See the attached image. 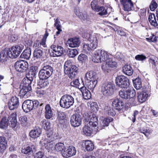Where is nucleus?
Instances as JSON below:
<instances>
[{"instance_id":"nucleus-27","label":"nucleus","mask_w":158,"mask_h":158,"mask_svg":"<svg viewBox=\"0 0 158 158\" xmlns=\"http://www.w3.org/2000/svg\"><path fill=\"white\" fill-rule=\"evenodd\" d=\"M113 120V119L111 117L105 118L101 124L100 125L97 127V128L99 130L104 129L106 127H107L108 126L109 123Z\"/></svg>"},{"instance_id":"nucleus-55","label":"nucleus","mask_w":158,"mask_h":158,"mask_svg":"<svg viewBox=\"0 0 158 158\" xmlns=\"http://www.w3.org/2000/svg\"><path fill=\"white\" fill-rule=\"evenodd\" d=\"M49 84V82L47 80H42L41 82H39L40 86L41 88H44Z\"/></svg>"},{"instance_id":"nucleus-54","label":"nucleus","mask_w":158,"mask_h":158,"mask_svg":"<svg viewBox=\"0 0 158 158\" xmlns=\"http://www.w3.org/2000/svg\"><path fill=\"white\" fill-rule=\"evenodd\" d=\"M135 58L137 60L143 61L146 59L147 57L143 54L137 55L135 56Z\"/></svg>"},{"instance_id":"nucleus-42","label":"nucleus","mask_w":158,"mask_h":158,"mask_svg":"<svg viewBox=\"0 0 158 158\" xmlns=\"http://www.w3.org/2000/svg\"><path fill=\"white\" fill-rule=\"evenodd\" d=\"M67 53L69 57L73 58L77 55L78 52L76 49H70L68 50Z\"/></svg>"},{"instance_id":"nucleus-8","label":"nucleus","mask_w":158,"mask_h":158,"mask_svg":"<svg viewBox=\"0 0 158 158\" xmlns=\"http://www.w3.org/2000/svg\"><path fill=\"white\" fill-rule=\"evenodd\" d=\"M53 71V68L51 66L49 65L44 66L39 72L40 78L42 80H47L52 75Z\"/></svg>"},{"instance_id":"nucleus-36","label":"nucleus","mask_w":158,"mask_h":158,"mask_svg":"<svg viewBox=\"0 0 158 158\" xmlns=\"http://www.w3.org/2000/svg\"><path fill=\"white\" fill-rule=\"evenodd\" d=\"M89 125H85L83 129V133L87 136H90L91 135L93 131L92 127H90Z\"/></svg>"},{"instance_id":"nucleus-64","label":"nucleus","mask_w":158,"mask_h":158,"mask_svg":"<svg viewBox=\"0 0 158 158\" xmlns=\"http://www.w3.org/2000/svg\"><path fill=\"white\" fill-rule=\"evenodd\" d=\"M148 20H154L156 19V17L155 15L154 14H150L149 15L148 17Z\"/></svg>"},{"instance_id":"nucleus-13","label":"nucleus","mask_w":158,"mask_h":158,"mask_svg":"<svg viewBox=\"0 0 158 158\" xmlns=\"http://www.w3.org/2000/svg\"><path fill=\"white\" fill-rule=\"evenodd\" d=\"M115 81L116 85L122 88H125L129 85L128 79L123 75L119 76L116 77Z\"/></svg>"},{"instance_id":"nucleus-10","label":"nucleus","mask_w":158,"mask_h":158,"mask_svg":"<svg viewBox=\"0 0 158 158\" xmlns=\"http://www.w3.org/2000/svg\"><path fill=\"white\" fill-rule=\"evenodd\" d=\"M115 88L114 84L111 82L104 83L101 86V92L104 96H110L113 94Z\"/></svg>"},{"instance_id":"nucleus-21","label":"nucleus","mask_w":158,"mask_h":158,"mask_svg":"<svg viewBox=\"0 0 158 158\" xmlns=\"http://www.w3.org/2000/svg\"><path fill=\"white\" fill-rule=\"evenodd\" d=\"M123 5L124 10L126 11H129L131 10L133 4L131 0H120Z\"/></svg>"},{"instance_id":"nucleus-44","label":"nucleus","mask_w":158,"mask_h":158,"mask_svg":"<svg viewBox=\"0 0 158 158\" xmlns=\"http://www.w3.org/2000/svg\"><path fill=\"white\" fill-rule=\"evenodd\" d=\"M68 154L69 155V157L74 155L76 152L75 148L72 146H69L68 148Z\"/></svg>"},{"instance_id":"nucleus-20","label":"nucleus","mask_w":158,"mask_h":158,"mask_svg":"<svg viewBox=\"0 0 158 158\" xmlns=\"http://www.w3.org/2000/svg\"><path fill=\"white\" fill-rule=\"evenodd\" d=\"M67 43L69 47L75 48L80 45L81 41L79 38H75L69 39L67 41Z\"/></svg>"},{"instance_id":"nucleus-19","label":"nucleus","mask_w":158,"mask_h":158,"mask_svg":"<svg viewBox=\"0 0 158 158\" xmlns=\"http://www.w3.org/2000/svg\"><path fill=\"white\" fill-rule=\"evenodd\" d=\"M19 104L18 98L16 96L11 98L8 102L9 108L10 110H13L17 108Z\"/></svg>"},{"instance_id":"nucleus-33","label":"nucleus","mask_w":158,"mask_h":158,"mask_svg":"<svg viewBox=\"0 0 158 158\" xmlns=\"http://www.w3.org/2000/svg\"><path fill=\"white\" fill-rule=\"evenodd\" d=\"M45 116L48 119H50L52 116L53 113L49 104H47L45 107Z\"/></svg>"},{"instance_id":"nucleus-48","label":"nucleus","mask_w":158,"mask_h":158,"mask_svg":"<svg viewBox=\"0 0 158 158\" xmlns=\"http://www.w3.org/2000/svg\"><path fill=\"white\" fill-rule=\"evenodd\" d=\"M19 121L21 125L24 126L27 123V118L26 116H22L19 117Z\"/></svg>"},{"instance_id":"nucleus-58","label":"nucleus","mask_w":158,"mask_h":158,"mask_svg":"<svg viewBox=\"0 0 158 158\" xmlns=\"http://www.w3.org/2000/svg\"><path fill=\"white\" fill-rule=\"evenodd\" d=\"M54 26L57 29H61L62 26L61 25L60 22L58 19H57L55 21Z\"/></svg>"},{"instance_id":"nucleus-45","label":"nucleus","mask_w":158,"mask_h":158,"mask_svg":"<svg viewBox=\"0 0 158 158\" xmlns=\"http://www.w3.org/2000/svg\"><path fill=\"white\" fill-rule=\"evenodd\" d=\"M90 5L92 9L93 10L95 11L98 10V8L100 6L98 5V2L97 0L92 1L91 2Z\"/></svg>"},{"instance_id":"nucleus-4","label":"nucleus","mask_w":158,"mask_h":158,"mask_svg":"<svg viewBox=\"0 0 158 158\" xmlns=\"http://www.w3.org/2000/svg\"><path fill=\"white\" fill-rule=\"evenodd\" d=\"M83 117L85 124L92 126L94 127H97L98 125L97 117L93 113H85L84 114Z\"/></svg>"},{"instance_id":"nucleus-56","label":"nucleus","mask_w":158,"mask_h":158,"mask_svg":"<svg viewBox=\"0 0 158 158\" xmlns=\"http://www.w3.org/2000/svg\"><path fill=\"white\" fill-rule=\"evenodd\" d=\"M36 73L37 72L35 68L33 67H31L29 72V74L31 75V77H32L33 78V77H34L36 75Z\"/></svg>"},{"instance_id":"nucleus-34","label":"nucleus","mask_w":158,"mask_h":158,"mask_svg":"<svg viewBox=\"0 0 158 158\" xmlns=\"http://www.w3.org/2000/svg\"><path fill=\"white\" fill-rule=\"evenodd\" d=\"M105 112L107 114L109 115L114 116L115 114V112L114 110L109 106L105 105L103 107H102Z\"/></svg>"},{"instance_id":"nucleus-6","label":"nucleus","mask_w":158,"mask_h":158,"mask_svg":"<svg viewBox=\"0 0 158 158\" xmlns=\"http://www.w3.org/2000/svg\"><path fill=\"white\" fill-rule=\"evenodd\" d=\"M88 40L89 42V44H85L82 47L83 50L86 52L95 49L98 45V41L96 35H89Z\"/></svg>"},{"instance_id":"nucleus-53","label":"nucleus","mask_w":158,"mask_h":158,"mask_svg":"<svg viewBox=\"0 0 158 158\" xmlns=\"http://www.w3.org/2000/svg\"><path fill=\"white\" fill-rule=\"evenodd\" d=\"M135 96L132 97H130L129 98V100L128 101V103H127L130 106H132L135 105L136 104V102L135 100Z\"/></svg>"},{"instance_id":"nucleus-35","label":"nucleus","mask_w":158,"mask_h":158,"mask_svg":"<svg viewBox=\"0 0 158 158\" xmlns=\"http://www.w3.org/2000/svg\"><path fill=\"white\" fill-rule=\"evenodd\" d=\"M123 71L124 73L128 76H131L133 74V70L129 65H125L123 68Z\"/></svg>"},{"instance_id":"nucleus-60","label":"nucleus","mask_w":158,"mask_h":158,"mask_svg":"<svg viewBox=\"0 0 158 158\" xmlns=\"http://www.w3.org/2000/svg\"><path fill=\"white\" fill-rule=\"evenodd\" d=\"M44 154L43 152H39L36 153L34 155V158H42V156Z\"/></svg>"},{"instance_id":"nucleus-22","label":"nucleus","mask_w":158,"mask_h":158,"mask_svg":"<svg viewBox=\"0 0 158 158\" xmlns=\"http://www.w3.org/2000/svg\"><path fill=\"white\" fill-rule=\"evenodd\" d=\"M35 146L33 145L31 146H29L25 147L23 148L22 152L24 154L28 155H32L34 152L35 151Z\"/></svg>"},{"instance_id":"nucleus-31","label":"nucleus","mask_w":158,"mask_h":158,"mask_svg":"<svg viewBox=\"0 0 158 158\" xmlns=\"http://www.w3.org/2000/svg\"><path fill=\"white\" fill-rule=\"evenodd\" d=\"M42 132L41 129L40 128L31 130L29 133L31 137L33 138H36L39 136Z\"/></svg>"},{"instance_id":"nucleus-46","label":"nucleus","mask_w":158,"mask_h":158,"mask_svg":"<svg viewBox=\"0 0 158 158\" xmlns=\"http://www.w3.org/2000/svg\"><path fill=\"white\" fill-rule=\"evenodd\" d=\"M88 59L86 55L84 54H81L79 55L78 60L80 62L85 63Z\"/></svg>"},{"instance_id":"nucleus-59","label":"nucleus","mask_w":158,"mask_h":158,"mask_svg":"<svg viewBox=\"0 0 158 158\" xmlns=\"http://www.w3.org/2000/svg\"><path fill=\"white\" fill-rule=\"evenodd\" d=\"M68 149H66V148H64V149H63L62 151V152H61V153L63 157L65 158L69 157V155H68Z\"/></svg>"},{"instance_id":"nucleus-29","label":"nucleus","mask_w":158,"mask_h":158,"mask_svg":"<svg viewBox=\"0 0 158 158\" xmlns=\"http://www.w3.org/2000/svg\"><path fill=\"white\" fill-rule=\"evenodd\" d=\"M85 84L88 88L93 92L94 89L97 84V81L85 80Z\"/></svg>"},{"instance_id":"nucleus-11","label":"nucleus","mask_w":158,"mask_h":158,"mask_svg":"<svg viewBox=\"0 0 158 158\" xmlns=\"http://www.w3.org/2000/svg\"><path fill=\"white\" fill-rule=\"evenodd\" d=\"M136 93L133 89L126 88L121 90L119 92V94L121 98L124 99H128L130 97L135 96Z\"/></svg>"},{"instance_id":"nucleus-28","label":"nucleus","mask_w":158,"mask_h":158,"mask_svg":"<svg viewBox=\"0 0 158 158\" xmlns=\"http://www.w3.org/2000/svg\"><path fill=\"white\" fill-rule=\"evenodd\" d=\"M7 141L5 137L0 136V153H2L6 149Z\"/></svg>"},{"instance_id":"nucleus-2","label":"nucleus","mask_w":158,"mask_h":158,"mask_svg":"<svg viewBox=\"0 0 158 158\" xmlns=\"http://www.w3.org/2000/svg\"><path fill=\"white\" fill-rule=\"evenodd\" d=\"M108 57L107 52L104 50L100 49L95 51L92 60L95 63H101L106 61Z\"/></svg>"},{"instance_id":"nucleus-15","label":"nucleus","mask_w":158,"mask_h":158,"mask_svg":"<svg viewBox=\"0 0 158 158\" xmlns=\"http://www.w3.org/2000/svg\"><path fill=\"white\" fill-rule=\"evenodd\" d=\"M15 66L17 71L23 73L25 72L27 70L28 64L26 61L20 60L16 62Z\"/></svg>"},{"instance_id":"nucleus-23","label":"nucleus","mask_w":158,"mask_h":158,"mask_svg":"<svg viewBox=\"0 0 158 158\" xmlns=\"http://www.w3.org/2000/svg\"><path fill=\"white\" fill-rule=\"evenodd\" d=\"M85 80L89 81H97L98 77L95 72L90 71L87 72L85 74Z\"/></svg>"},{"instance_id":"nucleus-32","label":"nucleus","mask_w":158,"mask_h":158,"mask_svg":"<svg viewBox=\"0 0 158 158\" xmlns=\"http://www.w3.org/2000/svg\"><path fill=\"white\" fill-rule=\"evenodd\" d=\"M31 54V50L30 48L25 49L20 55L21 58L27 60L29 59Z\"/></svg>"},{"instance_id":"nucleus-62","label":"nucleus","mask_w":158,"mask_h":158,"mask_svg":"<svg viewBox=\"0 0 158 158\" xmlns=\"http://www.w3.org/2000/svg\"><path fill=\"white\" fill-rule=\"evenodd\" d=\"M9 39L10 42H13L15 41L18 39V37L15 35H12L9 37Z\"/></svg>"},{"instance_id":"nucleus-63","label":"nucleus","mask_w":158,"mask_h":158,"mask_svg":"<svg viewBox=\"0 0 158 158\" xmlns=\"http://www.w3.org/2000/svg\"><path fill=\"white\" fill-rule=\"evenodd\" d=\"M150 24L154 27H156L158 26L156 20V19L154 20H150L149 21Z\"/></svg>"},{"instance_id":"nucleus-24","label":"nucleus","mask_w":158,"mask_h":158,"mask_svg":"<svg viewBox=\"0 0 158 158\" xmlns=\"http://www.w3.org/2000/svg\"><path fill=\"white\" fill-rule=\"evenodd\" d=\"M113 107L118 110H121L123 107L124 103L122 101L118 98L115 99L112 102Z\"/></svg>"},{"instance_id":"nucleus-25","label":"nucleus","mask_w":158,"mask_h":158,"mask_svg":"<svg viewBox=\"0 0 158 158\" xmlns=\"http://www.w3.org/2000/svg\"><path fill=\"white\" fill-rule=\"evenodd\" d=\"M80 90L82 92L83 96L84 99L88 100L91 98V94L85 87L83 86L81 87L80 88Z\"/></svg>"},{"instance_id":"nucleus-47","label":"nucleus","mask_w":158,"mask_h":158,"mask_svg":"<svg viewBox=\"0 0 158 158\" xmlns=\"http://www.w3.org/2000/svg\"><path fill=\"white\" fill-rule=\"evenodd\" d=\"M98 9V10L96 11V12H99L98 14L99 15L102 16L107 14V10H105L104 6H100Z\"/></svg>"},{"instance_id":"nucleus-17","label":"nucleus","mask_w":158,"mask_h":158,"mask_svg":"<svg viewBox=\"0 0 158 158\" xmlns=\"http://www.w3.org/2000/svg\"><path fill=\"white\" fill-rule=\"evenodd\" d=\"M10 48H5L0 53V61L3 63L6 61L9 58H10Z\"/></svg>"},{"instance_id":"nucleus-16","label":"nucleus","mask_w":158,"mask_h":158,"mask_svg":"<svg viewBox=\"0 0 158 158\" xmlns=\"http://www.w3.org/2000/svg\"><path fill=\"white\" fill-rule=\"evenodd\" d=\"M82 120V117L80 114H73L70 118L71 124L73 127H77L81 124Z\"/></svg>"},{"instance_id":"nucleus-39","label":"nucleus","mask_w":158,"mask_h":158,"mask_svg":"<svg viewBox=\"0 0 158 158\" xmlns=\"http://www.w3.org/2000/svg\"><path fill=\"white\" fill-rule=\"evenodd\" d=\"M133 82L134 87L137 89H140L142 87V82L140 79L136 78L133 80Z\"/></svg>"},{"instance_id":"nucleus-37","label":"nucleus","mask_w":158,"mask_h":158,"mask_svg":"<svg viewBox=\"0 0 158 158\" xmlns=\"http://www.w3.org/2000/svg\"><path fill=\"white\" fill-rule=\"evenodd\" d=\"M43 54V52L39 48H36L34 51L33 56L34 58L37 59L40 58Z\"/></svg>"},{"instance_id":"nucleus-7","label":"nucleus","mask_w":158,"mask_h":158,"mask_svg":"<svg viewBox=\"0 0 158 158\" xmlns=\"http://www.w3.org/2000/svg\"><path fill=\"white\" fill-rule=\"evenodd\" d=\"M74 103V98L71 95L69 94L63 95L59 102L60 106L66 109H68L71 106H73Z\"/></svg>"},{"instance_id":"nucleus-14","label":"nucleus","mask_w":158,"mask_h":158,"mask_svg":"<svg viewBox=\"0 0 158 158\" xmlns=\"http://www.w3.org/2000/svg\"><path fill=\"white\" fill-rule=\"evenodd\" d=\"M52 52H50V55L52 57L60 56L63 54L64 50V48L61 46L53 44L51 47Z\"/></svg>"},{"instance_id":"nucleus-51","label":"nucleus","mask_w":158,"mask_h":158,"mask_svg":"<svg viewBox=\"0 0 158 158\" xmlns=\"http://www.w3.org/2000/svg\"><path fill=\"white\" fill-rule=\"evenodd\" d=\"M70 85L71 86L75 87L80 89L81 84L79 82V80L78 79H76L73 80L70 83Z\"/></svg>"},{"instance_id":"nucleus-61","label":"nucleus","mask_w":158,"mask_h":158,"mask_svg":"<svg viewBox=\"0 0 158 158\" xmlns=\"http://www.w3.org/2000/svg\"><path fill=\"white\" fill-rule=\"evenodd\" d=\"M102 69L104 71H107L110 69V68L107 64V62L105 64H103L102 65Z\"/></svg>"},{"instance_id":"nucleus-5","label":"nucleus","mask_w":158,"mask_h":158,"mask_svg":"<svg viewBox=\"0 0 158 158\" xmlns=\"http://www.w3.org/2000/svg\"><path fill=\"white\" fill-rule=\"evenodd\" d=\"M78 70V68L75 65L72 64L69 61H66L64 67V71L66 74H68L71 78L74 77L76 75Z\"/></svg>"},{"instance_id":"nucleus-3","label":"nucleus","mask_w":158,"mask_h":158,"mask_svg":"<svg viewBox=\"0 0 158 158\" xmlns=\"http://www.w3.org/2000/svg\"><path fill=\"white\" fill-rule=\"evenodd\" d=\"M33 80L32 77L28 78L27 77L23 79L20 85L21 89L19 94L21 96L23 97L27 92L31 90V84Z\"/></svg>"},{"instance_id":"nucleus-57","label":"nucleus","mask_w":158,"mask_h":158,"mask_svg":"<svg viewBox=\"0 0 158 158\" xmlns=\"http://www.w3.org/2000/svg\"><path fill=\"white\" fill-rule=\"evenodd\" d=\"M65 118V115L64 113L59 112L58 113L57 119L59 120H61L64 119Z\"/></svg>"},{"instance_id":"nucleus-1","label":"nucleus","mask_w":158,"mask_h":158,"mask_svg":"<svg viewBox=\"0 0 158 158\" xmlns=\"http://www.w3.org/2000/svg\"><path fill=\"white\" fill-rule=\"evenodd\" d=\"M10 122V126L13 128H15L17 124L16 114H11L8 117V119L6 117H3L2 118L0 122V128L2 129L7 128L9 124V122Z\"/></svg>"},{"instance_id":"nucleus-49","label":"nucleus","mask_w":158,"mask_h":158,"mask_svg":"<svg viewBox=\"0 0 158 158\" xmlns=\"http://www.w3.org/2000/svg\"><path fill=\"white\" fill-rule=\"evenodd\" d=\"M140 132L145 135L147 136L146 133L150 134L152 132V131L149 129L148 128L146 127H141L139 130Z\"/></svg>"},{"instance_id":"nucleus-9","label":"nucleus","mask_w":158,"mask_h":158,"mask_svg":"<svg viewBox=\"0 0 158 158\" xmlns=\"http://www.w3.org/2000/svg\"><path fill=\"white\" fill-rule=\"evenodd\" d=\"M39 104V102L37 100L33 101L30 100H27L23 103L22 107L24 112L28 113L33 109L36 108Z\"/></svg>"},{"instance_id":"nucleus-26","label":"nucleus","mask_w":158,"mask_h":158,"mask_svg":"<svg viewBox=\"0 0 158 158\" xmlns=\"http://www.w3.org/2000/svg\"><path fill=\"white\" fill-rule=\"evenodd\" d=\"M148 96L146 91H142L138 93V99L140 103L145 102Z\"/></svg>"},{"instance_id":"nucleus-50","label":"nucleus","mask_w":158,"mask_h":158,"mask_svg":"<svg viewBox=\"0 0 158 158\" xmlns=\"http://www.w3.org/2000/svg\"><path fill=\"white\" fill-rule=\"evenodd\" d=\"M42 139H45L46 141H52L53 138L52 136V132H47L46 136L44 138L43 137Z\"/></svg>"},{"instance_id":"nucleus-12","label":"nucleus","mask_w":158,"mask_h":158,"mask_svg":"<svg viewBox=\"0 0 158 158\" xmlns=\"http://www.w3.org/2000/svg\"><path fill=\"white\" fill-rule=\"evenodd\" d=\"M23 49L24 46L21 44L11 47V49L10 48V58H17Z\"/></svg>"},{"instance_id":"nucleus-43","label":"nucleus","mask_w":158,"mask_h":158,"mask_svg":"<svg viewBox=\"0 0 158 158\" xmlns=\"http://www.w3.org/2000/svg\"><path fill=\"white\" fill-rule=\"evenodd\" d=\"M65 148L64 143L61 142H59L56 143L55 146V149L58 152H61Z\"/></svg>"},{"instance_id":"nucleus-52","label":"nucleus","mask_w":158,"mask_h":158,"mask_svg":"<svg viewBox=\"0 0 158 158\" xmlns=\"http://www.w3.org/2000/svg\"><path fill=\"white\" fill-rule=\"evenodd\" d=\"M157 4L154 0H152L149 6V7L151 10L154 11L157 8Z\"/></svg>"},{"instance_id":"nucleus-18","label":"nucleus","mask_w":158,"mask_h":158,"mask_svg":"<svg viewBox=\"0 0 158 158\" xmlns=\"http://www.w3.org/2000/svg\"><path fill=\"white\" fill-rule=\"evenodd\" d=\"M74 12L76 15L84 22H86L88 19L87 15L86 12H83L79 8L75 9Z\"/></svg>"},{"instance_id":"nucleus-41","label":"nucleus","mask_w":158,"mask_h":158,"mask_svg":"<svg viewBox=\"0 0 158 158\" xmlns=\"http://www.w3.org/2000/svg\"><path fill=\"white\" fill-rule=\"evenodd\" d=\"M107 64L109 67L110 68H114L117 67V63L115 61L113 60L110 58H108L107 60H106Z\"/></svg>"},{"instance_id":"nucleus-40","label":"nucleus","mask_w":158,"mask_h":158,"mask_svg":"<svg viewBox=\"0 0 158 158\" xmlns=\"http://www.w3.org/2000/svg\"><path fill=\"white\" fill-rule=\"evenodd\" d=\"M40 125L44 129L48 130L50 128V123L48 120L44 119L40 122Z\"/></svg>"},{"instance_id":"nucleus-38","label":"nucleus","mask_w":158,"mask_h":158,"mask_svg":"<svg viewBox=\"0 0 158 158\" xmlns=\"http://www.w3.org/2000/svg\"><path fill=\"white\" fill-rule=\"evenodd\" d=\"M85 144L86 150L88 151H90L94 149V145L92 142L89 140L85 141Z\"/></svg>"},{"instance_id":"nucleus-30","label":"nucleus","mask_w":158,"mask_h":158,"mask_svg":"<svg viewBox=\"0 0 158 158\" xmlns=\"http://www.w3.org/2000/svg\"><path fill=\"white\" fill-rule=\"evenodd\" d=\"M40 143L48 150H50L53 146L52 141H46L44 139H42L41 140Z\"/></svg>"}]
</instances>
